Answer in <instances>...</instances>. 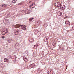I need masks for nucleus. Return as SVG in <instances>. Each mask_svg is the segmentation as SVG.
I'll return each mask as SVG.
<instances>
[{"instance_id":"1","label":"nucleus","mask_w":74,"mask_h":74,"mask_svg":"<svg viewBox=\"0 0 74 74\" xmlns=\"http://www.w3.org/2000/svg\"><path fill=\"white\" fill-rule=\"evenodd\" d=\"M19 33V30L18 29H15L14 31V34L15 35H17Z\"/></svg>"},{"instance_id":"2","label":"nucleus","mask_w":74,"mask_h":74,"mask_svg":"<svg viewBox=\"0 0 74 74\" xmlns=\"http://www.w3.org/2000/svg\"><path fill=\"white\" fill-rule=\"evenodd\" d=\"M21 29H23V30H26V27L25 25H22L21 26Z\"/></svg>"},{"instance_id":"3","label":"nucleus","mask_w":74,"mask_h":74,"mask_svg":"<svg viewBox=\"0 0 74 74\" xmlns=\"http://www.w3.org/2000/svg\"><path fill=\"white\" fill-rule=\"evenodd\" d=\"M60 9L61 10H64L65 9V8H66V6L64 5H61L60 6Z\"/></svg>"},{"instance_id":"4","label":"nucleus","mask_w":74,"mask_h":74,"mask_svg":"<svg viewBox=\"0 0 74 74\" xmlns=\"http://www.w3.org/2000/svg\"><path fill=\"white\" fill-rule=\"evenodd\" d=\"M35 6V3H33L30 6L29 8H34Z\"/></svg>"},{"instance_id":"5","label":"nucleus","mask_w":74,"mask_h":74,"mask_svg":"<svg viewBox=\"0 0 74 74\" xmlns=\"http://www.w3.org/2000/svg\"><path fill=\"white\" fill-rule=\"evenodd\" d=\"M57 6L58 7H60V6H61L62 4H61L60 2H58L57 3Z\"/></svg>"},{"instance_id":"6","label":"nucleus","mask_w":74,"mask_h":74,"mask_svg":"<svg viewBox=\"0 0 74 74\" xmlns=\"http://www.w3.org/2000/svg\"><path fill=\"white\" fill-rule=\"evenodd\" d=\"M65 24L66 25H67V26H69L70 24V23L69 21H65Z\"/></svg>"},{"instance_id":"7","label":"nucleus","mask_w":74,"mask_h":74,"mask_svg":"<svg viewBox=\"0 0 74 74\" xmlns=\"http://www.w3.org/2000/svg\"><path fill=\"white\" fill-rule=\"evenodd\" d=\"M21 27V25L19 24H17L15 25V27L16 28H19Z\"/></svg>"},{"instance_id":"8","label":"nucleus","mask_w":74,"mask_h":74,"mask_svg":"<svg viewBox=\"0 0 74 74\" xmlns=\"http://www.w3.org/2000/svg\"><path fill=\"white\" fill-rule=\"evenodd\" d=\"M58 16H61L62 14V12L60 11L58 12Z\"/></svg>"},{"instance_id":"9","label":"nucleus","mask_w":74,"mask_h":74,"mask_svg":"<svg viewBox=\"0 0 74 74\" xmlns=\"http://www.w3.org/2000/svg\"><path fill=\"white\" fill-rule=\"evenodd\" d=\"M4 61L5 62H9V60H8L7 59V58H5L4 60Z\"/></svg>"},{"instance_id":"10","label":"nucleus","mask_w":74,"mask_h":74,"mask_svg":"<svg viewBox=\"0 0 74 74\" xmlns=\"http://www.w3.org/2000/svg\"><path fill=\"white\" fill-rule=\"evenodd\" d=\"M23 58L24 60V61H25V62H26V60L27 59V58L25 56H24L23 57Z\"/></svg>"},{"instance_id":"11","label":"nucleus","mask_w":74,"mask_h":74,"mask_svg":"<svg viewBox=\"0 0 74 74\" xmlns=\"http://www.w3.org/2000/svg\"><path fill=\"white\" fill-rule=\"evenodd\" d=\"M31 12L30 11V10H28V12H25V13L26 14H30V13Z\"/></svg>"},{"instance_id":"12","label":"nucleus","mask_w":74,"mask_h":74,"mask_svg":"<svg viewBox=\"0 0 74 74\" xmlns=\"http://www.w3.org/2000/svg\"><path fill=\"white\" fill-rule=\"evenodd\" d=\"M19 44L18 43H17L16 44L15 46V47H18V46H19Z\"/></svg>"},{"instance_id":"13","label":"nucleus","mask_w":74,"mask_h":74,"mask_svg":"<svg viewBox=\"0 0 74 74\" xmlns=\"http://www.w3.org/2000/svg\"><path fill=\"white\" fill-rule=\"evenodd\" d=\"M5 32V30H3V31L2 32V35H4V33Z\"/></svg>"},{"instance_id":"14","label":"nucleus","mask_w":74,"mask_h":74,"mask_svg":"<svg viewBox=\"0 0 74 74\" xmlns=\"http://www.w3.org/2000/svg\"><path fill=\"white\" fill-rule=\"evenodd\" d=\"M16 1H17V0H14L12 1V3H16Z\"/></svg>"},{"instance_id":"15","label":"nucleus","mask_w":74,"mask_h":74,"mask_svg":"<svg viewBox=\"0 0 74 74\" xmlns=\"http://www.w3.org/2000/svg\"><path fill=\"white\" fill-rule=\"evenodd\" d=\"M15 58V56H12V59H14Z\"/></svg>"},{"instance_id":"16","label":"nucleus","mask_w":74,"mask_h":74,"mask_svg":"<svg viewBox=\"0 0 74 74\" xmlns=\"http://www.w3.org/2000/svg\"><path fill=\"white\" fill-rule=\"evenodd\" d=\"M33 19V18H31L29 19V21H30V22H31V21H32Z\"/></svg>"},{"instance_id":"17","label":"nucleus","mask_w":74,"mask_h":74,"mask_svg":"<svg viewBox=\"0 0 74 74\" xmlns=\"http://www.w3.org/2000/svg\"><path fill=\"white\" fill-rule=\"evenodd\" d=\"M6 6V5L5 4H3L2 5V7H5Z\"/></svg>"},{"instance_id":"18","label":"nucleus","mask_w":74,"mask_h":74,"mask_svg":"<svg viewBox=\"0 0 74 74\" xmlns=\"http://www.w3.org/2000/svg\"><path fill=\"white\" fill-rule=\"evenodd\" d=\"M2 38L3 39H4V38H5V37H4V36H2Z\"/></svg>"},{"instance_id":"19","label":"nucleus","mask_w":74,"mask_h":74,"mask_svg":"<svg viewBox=\"0 0 74 74\" xmlns=\"http://www.w3.org/2000/svg\"><path fill=\"white\" fill-rule=\"evenodd\" d=\"M7 33H8V32H6L5 33H4V35H5V34H7Z\"/></svg>"},{"instance_id":"20","label":"nucleus","mask_w":74,"mask_h":74,"mask_svg":"<svg viewBox=\"0 0 74 74\" xmlns=\"http://www.w3.org/2000/svg\"><path fill=\"white\" fill-rule=\"evenodd\" d=\"M44 26L45 27H47V24H45Z\"/></svg>"},{"instance_id":"21","label":"nucleus","mask_w":74,"mask_h":74,"mask_svg":"<svg viewBox=\"0 0 74 74\" xmlns=\"http://www.w3.org/2000/svg\"><path fill=\"white\" fill-rule=\"evenodd\" d=\"M5 22H6V23H7V22H8V20H5Z\"/></svg>"},{"instance_id":"22","label":"nucleus","mask_w":74,"mask_h":74,"mask_svg":"<svg viewBox=\"0 0 74 74\" xmlns=\"http://www.w3.org/2000/svg\"><path fill=\"white\" fill-rule=\"evenodd\" d=\"M37 45H34V47H35V48H37Z\"/></svg>"},{"instance_id":"23","label":"nucleus","mask_w":74,"mask_h":74,"mask_svg":"<svg viewBox=\"0 0 74 74\" xmlns=\"http://www.w3.org/2000/svg\"><path fill=\"white\" fill-rule=\"evenodd\" d=\"M45 40H48V38H47V37H45Z\"/></svg>"},{"instance_id":"24","label":"nucleus","mask_w":74,"mask_h":74,"mask_svg":"<svg viewBox=\"0 0 74 74\" xmlns=\"http://www.w3.org/2000/svg\"><path fill=\"white\" fill-rule=\"evenodd\" d=\"M6 31H7L6 32H8V29H6Z\"/></svg>"},{"instance_id":"25","label":"nucleus","mask_w":74,"mask_h":74,"mask_svg":"<svg viewBox=\"0 0 74 74\" xmlns=\"http://www.w3.org/2000/svg\"><path fill=\"white\" fill-rule=\"evenodd\" d=\"M11 58V56L8 57V58H9V59L10 58Z\"/></svg>"},{"instance_id":"26","label":"nucleus","mask_w":74,"mask_h":74,"mask_svg":"<svg viewBox=\"0 0 74 74\" xmlns=\"http://www.w3.org/2000/svg\"><path fill=\"white\" fill-rule=\"evenodd\" d=\"M33 64H31V65L30 66H32V65H33Z\"/></svg>"},{"instance_id":"27","label":"nucleus","mask_w":74,"mask_h":74,"mask_svg":"<svg viewBox=\"0 0 74 74\" xmlns=\"http://www.w3.org/2000/svg\"><path fill=\"white\" fill-rule=\"evenodd\" d=\"M40 70H41V69H40L39 70V71H40Z\"/></svg>"},{"instance_id":"28","label":"nucleus","mask_w":74,"mask_h":74,"mask_svg":"<svg viewBox=\"0 0 74 74\" xmlns=\"http://www.w3.org/2000/svg\"><path fill=\"white\" fill-rule=\"evenodd\" d=\"M4 30H5V28H4Z\"/></svg>"},{"instance_id":"29","label":"nucleus","mask_w":74,"mask_h":74,"mask_svg":"<svg viewBox=\"0 0 74 74\" xmlns=\"http://www.w3.org/2000/svg\"><path fill=\"white\" fill-rule=\"evenodd\" d=\"M37 23H38V21H37Z\"/></svg>"},{"instance_id":"30","label":"nucleus","mask_w":74,"mask_h":74,"mask_svg":"<svg viewBox=\"0 0 74 74\" xmlns=\"http://www.w3.org/2000/svg\"><path fill=\"white\" fill-rule=\"evenodd\" d=\"M67 66H66V68L67 69Z\"/></svg>"},{"instance_id":"31","label":"nucleus","mask_w":74,"mask_h":74,"mask_svg":"<svg viewBox=\"0 0 74 74\" xmlns=\"http://www.w3.org/2000/svg\"><path fill=\"white\" fill-rule=\"evenodd\" d=\"M47 41V40L46 41Z\"/></svg>"},{"instance_id":"32","label":"nucleus","mask_w":74,"mask_h":74,"mask_svg":"<svg viewBox=\"0 0 74 74\" xmlns=\"http://www.w3.org/2000/svg\"><path fill=\"white\" fill-rule=\"evenodd\" d=\"M31 67L32 68V67Z\"/></svg>"}]
</instances>
